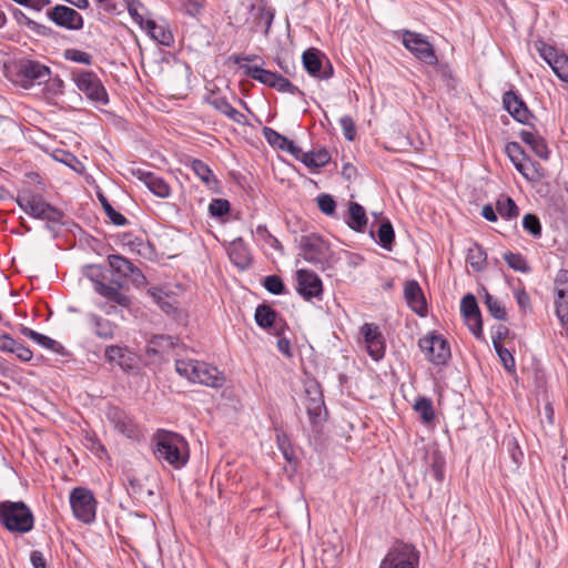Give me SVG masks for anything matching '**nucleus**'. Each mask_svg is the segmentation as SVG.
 <instances>
[{"label": "nucleus", "instance_id": "nucleus-37", "mask_svg": "<svg viewBox=\"0 0 568 568\" xmlns=\"http://www.w3.org/2000/svg\"><path fill=\"white\" fill-rule=\"evenodd\" d=\"M467 263L476 272H481L487 266V253L479 244H474L468 248Z\"/></svg>", "mask_w": 568, "mask_h": 568}, {"label": "nucleus", "instance_id": "nucleus-6", "mask_svg": "<svg viewBox=\"0 0 568 568\" xmlns=\"http://www.w3.org/2000/svg\"><path fill=\"white\" fill-rule=\"evenodd\" d=\"M70 506L74 517L84 523L91 524L95 520L97 500L93 493L84 487H75L69 497Z\"/></svg>", "mask_w": 568, "mask_h": 568}, {"label": "nucleus", "instance_id": "nucleus-11", "mask_svg": "<svg viewBox=\"0 0 568 568\" xmlns=\"http://www.w3.org/2000/svg\"><path fill=\"white\" fill-rule=\"evenodd\" d=\"M302 256L310 263L323 264L329 256L328 244L316 234L302 235L298 240Z\"/></svg>", "mask_w": 568, "mask_h": 568}, {"label": "nucleus", "instance_id": "nucleus-39", "mask_svg": "<svg viewBox=\"0 0 568 568\" xmlns=\"http://www.w3.org/2000/svg\"><path fill=\"white\" fill-rule=\"evenodd\" d=\"M190 166L192 171L195 173V175L207 186H210L212 183L216 184L217 180L215 175L213 174L210 166L204 163L202 160L193 159L190 163Z\"/></svg>", "mask_w": 568, "mask_h": 568}, {"label": "nucleus", "instance_id": "nucleus-7", "mask_svg": "<svg viewBox=\"0 0 568 568\" xmlns=\"http://www.w3.org/2000/svg\"><path fill=\"white\" fill-rule=\"evenodd\" d=\"M418 346L434 365H445L452 357L449 344L443 335L429 333L419 338Z\"/></svg>", "mask_w": 568, "mask_h": 568}, {"label": "nucleus", "instance_id": "nucleus-3", "mask_svg": "<svg viewBox=\"0 0 568 568\" xmlns=\"http://www.w3.org/2000/svg\"><path fill=\"white\" fill-rule=\"evenodd\" d=\"M0 524L11 532L26 534L33 529L34 517L23 501H1Z\"/></svg>", "mask_w": 568, "mask_h": 568}, {"label": "nucleus", "instance_id": "nucleus-62", "mask_svg": "<svg viewBox=\"0 0 568 568\" xmlns=\"http://www.w3.org/2000/svg\"><path fill=\"white\" fill-rule=\"evenodd\" d=\"M30 561L33 568H47V561L43 554L39 550H33L30 555Z\"/></svg>", "mask_w": 568, "mask_h": 568}, {"label": "nucleus", "instance_id": "nucleus-15", "mask_svg": "<svg viewBox=\"0 0 568 568\" xmlns=\"http://www.w3.org/2000/svg\"><path fill=\"white\" fill-rule=\"evenodd\" d=\"M45 16L58 27L67 30H81L83 28L82 16L77 10L64 4H57L48 9Z\"/></svg>", "mask_w": 568, "mask_h": 568}, {"label": "nucleus", "instance_id": "nucleus-59", "mask_svg": "<svg viewBox=\"0 0 568 568\" xmlns=\"http://www.w3.org/2000/svg\"><path fill=\"white\" fill-rule=\"evenodd\" d=\"M126 490L131 496H134V497L141 496V493H142L141 481L133 476H129L126 479Z\"/></svg>", "mask_w": 568, "mask_h": 568}, {"label": "nucleus", "instance_id": "nucleus-40", "mask_svg": "<svg viewBox=\"0 0 568 568\" xmlns=\"http://www.w3.org/2000/svg\"><path fill=\"white\" fill-rule=\"evenodd\" d=\"M395 233L388 220L383 221L377 229V243L387 251H392Z\"/></svg>", "mask_w": 568, "mask_h": 568}, {"label": "nucleus", "instance_id": "nucleus-47", "mask_svg": "<svg viewBox=\"0 0 568 568\" xmlns=\"http://www.w3.org/2000/svg\"><path fill=\"white\" fill-rule=\"evenodd\" d=\"M126 7L133 21L143 30L148 20L144 18V6L139 0H128Z\"/></svg>", "mask_w": 568, "mask_h": 568}, {"label": "nucleus", "instance_id": "nucleus-30", "mask_svg": "<svg viewBox=\"0 0 568 568\" xmlns=\"http://www.w3.org/2000/svg\"><path fill=\"white\" fill-rule=\"evenodd\" d=\"M143 30L158 43L171 47L174 38L169 28L163 24H158L154 20H146Z\"/></svg>", "mask_w": 568, "mask_h": 568}, {"label": "nucleus", "instance_id": "nucleus-22", "mask_svg": "<svg viewBox=\"0 0 568 568\" xmlns=\"http://www.w3.org/2000/svg\"><path fill=\"white\" fill-rule=\"evenodd\" d=\"M404 296L407 305L419 316H425L427 313V304L424 293L417 281L410 280L405 283Z\"/></svg>", "mask_w": 568, "mask_h": 568}, {"label": "nucleus", "instance_id": "nucleus-24", "mask_svg": "<svg viewBox=\"0 0 568 568\" xmlns=\"http://www.w3.org/2000/svg\"><path fill=\"white\" fill-rule=\"evenodd\" d=\"M227 254L231 262L241 270H245L252 264L250 250L242 237H236L230 243Z\"/></svg>", "mask_w": 568, "mask_h": 568}, {"label": "nucleus", "instance_id": "nucleus-42", "mask_svg": "<svg viewBox=\"0 0 568 568\" xmlns=\"http://www.w3.org/2000/svg\"><path fill=\"white\" fill-rule=\"evenodd\" d=\"M414 410L424 424H430L435 419L433 402L427 397H418L414 404Z\"/></svg>", "mask_w": 568, "mask_h": 568}, {"label": "nucleus", "instance_id": "nucleus-54", "mask_svg": "<svg viewBox=\"0 0 568 568\" xmlns=\"http://www.w3.org/2000/svg\"><path fill=\"white\" fill-rule=\"evenodd\" d=\"M318 209L326 215H332L336 209V202L329 194H320L316 199Z\"/></svg>", "mask_w": 568, "mask_h": 568}, {"label": "nucleus", "instance_id": "nucleus-18", "mask_svg": "<svg viewBox=\"0 0 568 568\" xmlns=\"http://www.w3.org/2000/svg\"><path fill=\"white\" fill-rule=\"evenodd\" d=\"M503 104L516 121L525 125H531L530 120L535 116L517 93L514 91L505 92L503 95Z\"/></svg>", "mask_w": 568, "mask_h": 568}, {"label": "nucleus", "instance_id": "nucleus-20", "mask_svg": "<svg viewBox=\"0 0 568 568\" xmlns=\"http://www.w3.org/2000/svg\"><path fill=\"white\" fill-rule=\"evenodd\" d=\"M132 175L143 182L154 195L161 199L170 196L171 187L163 178L142 169H132Z\"/></svg>", "mask_w": 568, "mask_h": 568}, {"label": "nucleus", "instance_id": "nucleus-23", "mask_svg": "<svg viewBox=\"0 0 568 568\" xmlns=\"http://www.w3.org/2000/svg\"><path fill=\"white\" fill-rule=\"evenodd\" d=\"M254 317L256 324L267 329L271 334L280 336L284 331V323L280 324L276 321L277 313L266 304H261L256 307Z\"/></svg>", "mask_w": 568, "mask_h": 568}, {"label": "nucleus", "instance_id": "nucleus-45", "mask_svg": "<svg viewBox=\"0 0 568 568\" xmlns=\"http://www.w3.org/2000/svg\"><path fill=\"white\" fill-rule=\"evenodd\" d=\"M485 305L487 306V310L489 314L499 321H505L507 318V312L505 310V306L493 295H490L488 292H485Z\"/></svg>", "mask_w": 568, "mask_h": 568}, {"label": "nucleus", "instance_id": "nucleus-2", "mask_svg": "<svg viewBox=\"0 0 568 568\" xmlns=\"http://www.w3.org/2000/svg\"><path fill=\"white\" fill-rule=\"evenodd\" d=\"M175 371L191 383L214 388L224 384V376L216 367L196 359H176Z\"/></svg>", "mask_w": 568, "mask_h": 568}, {"label": "nucleus", "instance_id": "nucleus-41", "mask_svg": "<svg viewBox=\"0 0 568 568\" xmlns=\"http://www.w3.org/2000/svg\"><path fill=\"white\" fill-rule=\"evenodd\" d=\"M497 213L507 220L516 219L519 215V209L515 201L509 197L501 195L496 203Z\"/></svg>", "mask_w": 568, "mask_h": 568}, {"label": "nucleus", "instance_id": "nucleus-50", "mask_svg": "<svg viewBox=\"0 0 568 568\" xmlns=\"http://www.w3.org/2000/svg\"><path fill=\"white\" fill-rule=\"evenodd\" d=\"M523 227L534 237L541 236V223L537 215L526 214L523 219Z\"/></svg>", "mask_w": 568, "mask_h": 568}, {"label": "nucleus", "instance_id": "nucleus-60", "mask_svg": "<svg viewBox=\"0 0 568 568\" xmlns=\"http://www.w3.org/2000/svg\"><path fill=\"white\" fill-rule=\"evenodd\" d=\"M508 333H509V329L505 325H501V324L497 325L494 328L493 336H491L493 346H496L497 344H501V341L508 335Z\"/></svg>", "mask_w": 568, "mask_h": 568}, {"label": "nucleus", "instance_id": "nucleus-14", "mask_svg": "<svg viewBox=\"0 0 568 568\" xmlns=\"http://www.w3.org/2000/svg\"><path fill=\"white\" fill-rule=\"evenodd\" d=\"M535 48L539 55L549 64L555 74L562 81L568 82V57L559 53L554 47L542 40L535 41Z\"/></svg>", "mask_w": 568, "mask_h": 568}, {"label": "nucleus", "instance_id": "nucleus-27", "mask_svg": "<svg viewBox=\"0 0 568 568\" xmlns=\"http://www.w3.org/2000/svg\"><path fill=\"white\" fill-rule=\"evenodd\" d=\"M263 136L272 146L278 148L280 150L290 153L294 158L300 154L301 148L295 145V143L292 140L282 135L272 128H263Z\"/></svg>", "mask_w": 568, "mask_h": 568}, {"label": "nucleus", "instance_id": "nucleus-29", "mask_svg": "<svg viewBox=\"0 0 568 568\" xmlns=\"http://www.w3.org/2000/svg\"><path fill=\"white\" fill-rule=\"evenodd\" d=\"M519 136L524 143H526L531 151L540 159L547 160L549 150L546 141L542 136L537 134L535 131L521 130Z\"/></svg>", "mask_w": 568, "mask_h": 568}, {"label": "nucleus", "instance_id": "nucleus-35", "mask_svg": "<svg viewBox=\"0 0 568 568\" xmlns=\"http://www.w3.org/2000/svg\"><path fill=\"white\" fill-rule=\"evenodd\" d=\"M295 159L308 168H321L329 162L331 154L325 149L317 152H303L302 149H300V154L295 156Z\"/></svg>", "mask_w": 568, "mask_h": 568}, {"label": "nucleus", "instance_id": "nucleus-58", "mask_svg": "<svg viewBox=\"0 0 568 568\" xmlns=\"http://www.w3.org/2000/svg\"><path fill=\"white\" fill-rule=\"evenodd\" d=\"M182 4L189 16L195 17L203 8L204 0H182Z\"/></svg>", "mask_w": 568, "mask_h": 568}, {"label": "nucleus", "instance_id": "nucleus-46", "mask_svg": "<svg viewBox=\"0 0 568 568\" xmlns=\"http://www.w3.org/2000/svg\"><path fill=\"white\" fill-rule=\"evenodd\" d=\"M324 408V400L322 398V394L320 393L316 397H311L306 403V412L310 417L312 424L318 422L322 415V409Z\"/></svg>", "mask_w": 568, "mask_h": 568}, {"label": "nucleus", "instance_id": "nucleus-28", "mask_svg": "<svg viewBox=\"0 0 568 568\" xmlns=\"http://www.w3.org/2000/svg\"><path fill=\"white\" fill-rule=\"evenodd\" d=\"M89 323L91 324L94 335L101 339H112L115 335L116 324L111 321L103 318L95 313H89L87 315Z\"/></svg>", "mask_w": 568, "mask_h": 568}, {"label": "nucleus", "instance_id": "nucleus-19", "mask_svg": "<svg viewBox=\"0 0 568 568\" xmlns=\"http://www.w3.org/2000/svg\"><path fill=\"white\" fill-rule=\"evenodd\" d=\"M361 333L366 344L367 352L374 361H379L385 355V342L378 326L365 323Z\"/></svg>", "mask_w": 568, "mask_h": 568}, {"label": "nucleus", "instance_id": "nucleus-31", "mask_svg": "<svg viewBox=\"0 0 568 568\" xmlns=\"http://www.w3.org/2000/svg\"><path fill=\"white\" fill-rule=\"evenodd\" d=\"M94 290L101 296L116 303L122 307H129L131 300L128 295L121 293L118 287L104 284L101 281H94Z\"/></svg>", "mask_w": 568, "mask_h": 568}, {"label": "nucleus", "instance_id": "nucleus-57", "mask_svg": "<svg viewBox=\"0 0 568 568\" xmlns=\"http://www.w3.org/2000/svg\"><path fill=\"white\" fill-rule=\"evenodd\" d=\"M505 151L510 161H516L519 158H526L525 151L518 142H508L506 144Z\"/></svg>", "mask_w": 568, "mask_h": 568}, {"label": "nucleus", "instance_id": "nucleus-5", "mask_svg": "<svg viewBox=\"0 0 568 568\" xmlns=\"http://www.w3.org/2000/svg\"><path fill=\"white\" fill-rule=\"evenodd\" d=\"M419 551L410 544L396 542L381 560L378 568H418Z\"/></svg>", "mask_w": 568, "mask_h": 568}, {"label": "nucleus", "instance_id": "nucleus-44", "mask_svg": "<svg viewBox=\"0 0 568 568\" xmlns=\"http://www.w3.org/2000/svg\"><path fill=\"white\" fill-rule=\"evenodd\" d=\"M98 199L110 221L116 226H123L129 223L128 219L120 212L113 209L108 199L102 194L98 193Z\"/></svg>", "mask_w": 568, "mask_h": 568}, {"label": "nucleus", "instance_id": "nucleus-33", "mask_svg": "<svg viewBox=\"0 0 568 568\" xmlns=\"http://www.w3.org/2000/svg\"><path fill=\"white\" fill-rule=\"evenodd\" d=\"M241 69L244 71V74L253 80H256L261 82L264 85H267L270 88H273L275 84V80L277 78L276 72H272L268 70H265L257 65H241Z\"/></svg>", "mask_w": 568, "mask_h": 568}, {"label": "nucleus", "instance_id": "nucleus-8", "mask_svg": "<svg viewBox=\"0 0 568 568\" xmlns=\"http://www.w3.org/2000/svg\"><path fill=\"white\" fill-rule=\"evenodd\" d=\"M77 88L97 105H106L109 94L99 77L92 71H80L74 74Z\"/></svg>", "mask_w": 568, "mask_h": 568}, {"label": "nucleus", "instance_id": "nucleus-48", "mask_svg": "<svg viewBox=\"0 0 568 568\" xmlns=\"http://www.w3.org/2000/svg\"><path fill=\"white\" fill-rule=\"evenodd\" d=\"M504 260L507 265L515 271L527 273L530 270L527 261L519 253L507 252L504 254Z\"/></svg>", "mask_w": 568, "mask_h": 568}, {"label": "nucleus", "instance_id": "nucleus-10", "mask_svg": "<svg viewBox=\"0 0 568 568\" xmlns=\"http://www.w3.org/2000/svg\"><path fill=\"white\" fill-rule=\"evenodd\" d=\"M402 42L404 47L418 60L428 65L437 64L438 59L434 47L428 42L426 37L405 30Z\"/></svg>", "mask_w": 568, "mask_h": 568}, {"label": "nucleus", "instance_id": "nucleus-53", "mask_svg": "<svg viewBox=\"0 0 568 568\" xmlns=\"http://www.w3.org/2000/svg\"><path fill=\"white\" fill-rule=\"evenodd\" d=\"M273 89H276L280 92L283 93H290V94H298L302 95L303 92L294 85L292 82H290L287 79L283 78L281 74H277V78L275 80V84Z\"/></svg>", "mask_w": 568, "mask_h": 568}, {"label": "nucleus", "instance_id": "nucleus-49", "mask_svg": "<svg viewBox=\"0 0 568 568\" xmlns=\"http://www.w3.org/2000/svg\"><path fill=\"white\" fill-rule=\"evenodd\" d=\"M494 348L504 368L509 373L515 372L516 362L513 354L506 347H504L503 344H497L496 346H494Z\"/></svg>", "mask_w": 568, "mask_h": 568}, {"label": "nucleus", "instance_id": "nucleus-34", "mask_svg": "<svg viewBox=\"0 0 568 568\" xmlns=\"http://www.w3.org/2000/svg\"><path fill=\"white\" fill-rule=\"evenodd\" d=\"M460 312L465 320H475L477 332L480 333V311L473 294H467L462 298Z\"/></svg>", "mask_w": 568, "mask_h": 568}, {"label": "nucleus", "instance_id": "nucleus-26", "mask_svg": "<svg viewBox=\"0 0 568 568\" xmlns=\"http://www.w3.org/2000/svg\"><path fill=\"white\" fill-rule=\"evenodd\" d=\"M19 331H20L21 335L32 339L33 342H36L38 345L42 346L43 348L50 349L53 353L62 355V356L68 355L65 347L62 344H60L59 342L52 339L51 337L40 334L27 326H21L19 328Z\"/></svg>", "mask_w": 568, "mask_h": 568}, {"label": "nucleus", "instance_id": "nucleus-52", "mask_svg": "<svg viewBox=\"0 0 568 568\" xmlns=\"http://www.w3.org/2000/svg\"><path fill=\"white\" fill-rule=\"evenodd\" d=\"M263 285L267 292L274 295L285 293V285L282 278L277 275H268L264 278Z\"/></svg>", "mask_w": 568, "mask_h": 568}, {"label": "nucleus", "instance_id": "nucleus-38", "mask_svg": "<svg viewBox=\"0 0 568 568\" xmlns=\"http://www.w3.org/2000/svg\"><path fill=\"white\" fill-rule=\"evenodd\" d=\"M517 171L528 181H537L541 178L538 171L539 164L528 160L527 158H519L516 161H511Z\"/></svg>", "mask_w": 568, "mask_h": 568}, {"label": "nucleus", "instance_id": "nucleus-55", "mask_svg": "<svg viewBox=\"0 0 568 568\" xmlns=\"http://www.w3.org/2000/svg\"><path fill=\"white\" fill-rule=\"evenodd\" d=\"M339 124L346 140L354 141L356 136L355 122L351 115H344L339 119Z\"/></svg>", "mask_w": 568, "mask_h": 568}, {"label": "nucleus", "instance_id": "nucleus-9", "mask_svg": "<svg viewBox=\"0 0 568 568\" xmlns=\"http://www.w3.org/2000/svg\"><path fill=\"white\" fill-rule=\"evenodd\" d=\"M17 75L23 88L40 85L50 79V68L31 59H20L16 63Z\"/></svg>", "mask_w": 568, "mask_h": 568}, {"label": "nucleus", "instance_id": "nucleus-16", "mask_svg": "<svg viewBox=\"0 0 568 568\" xmlns=\"http://www.w3.org/2000/svg\"><path fill=\"white\" fill-rule=\"evenodd\" d=\"M297 292L304 300L322 298L323 284L320 276L308 270H298L296 272Z\"/></svg>", "mask_w": 568, "mask_h": 568}, {"label": "nucleus", "instance_id": "nucleus-61", "mask_svg": "<svg viewBox=\"0 0 568 568\" xmlns=\"http://www.w3.org/2000/svg\"><path fill=\"white\" fill-rule=\"evenodd\" d=\"M126 277L131 278L135 286H143L146 284V277L143 275L141 270L134 265L132 266V273L128 274Z\"/></svg>", "mask_w": 568, "mask_h": 568}, {"label": "nucleus", "instance_id": "nucleus-25", "mask_svg": "<svg viewBox=\"0 0 568 568\" xmlns=\"http://www.w3.org/2000/svg\"><path fill=\"white\" fill-rule=\"evenodd\" d=\"M0 352L14 354L19 361L24 363L30 362L33 356L28 346L6 333L0 335Z\"/></svg>", "mask_w": 568, "mask_h": 568}, {"label": "nucleus", "instance_id": "nucleus-21", "mask_svg": "<svg viewBox=\"0 0 568 568\" xmlns=\"http://www.w3.org/2000/svg\"><path fill=\"white\" fill-rule=\"evenodd\" d=\"M104 357L109 364L118 365L123 371H131L136 366V357L126 346H106Z\"/></svg>", "mask_w": 568, "mask_h": 568}, {"label": "nucleus", "instance_id": "nucleus-56", "mask_svg": "<svg viewBox=\"0 0 568 568\" xmlns=\"http://www.w3.org/2000/svg\"><path fill=\"white\" fill-rule=\"evenodd\" d=\"M64 55L70 61L87 64V65L91 64V55L84 51L67 50Z\"/></svg>", "mask_w": 568, "mask_h": 568}, {"label": "nucleus", "instance_id": "nucleus-36", "mask_svg": "<svg viewBox=\"0 0 568 568\" xmlns=\"http://www.w3.org/2000/svg\"><path fill=\"white\" fill-rule=\"evenodd\" d=\"M12 16L19 26L27 27L29 30H31L32 32H34L38 36L44 37V36H49L51 32V29L49 27H45L43 24H40V23L31 20L29 17L26 16V13L23 11H21L18 8H14L12 10Z\"/></svg>", "mask_w": 568, "mask_h": 568}, {"label": "nucleus", "instance_id": "nucleus-12", "mask_svg": "<svg viewBox=\"0 0 568 568\" xmlns=\"http://www.w3.org/2000/svg\"><path fill=\"white\" fill-rule=\"evenodd\" d=\"M302 62L307 73L314 78L328 80L333 75L332 63L318 49L305 50L302 54Z\"/></svg>", "mask_w": 568, "mask_h": 568}, {"label": "nucleus", "instance_id": "nucleus-32", "mask_svg": "<svg viewBox=\"0 0 568 568\" xmlns=\"http://www.w3.org/2000/svg\"><path fill=\"white\" fill-rule=\"evenodd\" d=\"M346 224L356 232H363L367 225L365 209L357 202H349Z\"/></svg>", "mask_w": 568, "mask_h": 568}, {"label": "nucleus", "instance_id": "nucleus-13", "mask_svg": "<svg viewBox=\"0 0 568 568\" xmlns=\"http://www.w3.org/2000/svg\"><path fill=\"white\" fill-rule=\"evenodd\" d=\"M108 422L115 432L130 439H136L140 436V429L134 418L118 406H109L105 412Z\"/></svg>", "mask_w": 568, "mask_h": 568}, {"label": "nucleus", "instance_id": "nucleus-51", "mask_svg": "<svg viewBox=\"0 0 568 568\" xmlns=\"http://www.w3.org/2000/svg\"><path fill=\"white\" fill-rule=\"evenodd\" d=\"M230 202L225 199H213L209 204V212L214 217H223L230 212Z\"/></svg>", "mask_w": 568, "mask_h": 568}, {"label": "nucleus", "instance_id": "nucleus-4", "mask_svg": "<svg viewBox=\"0 0 568 568\" xmlns=\"http://www.w3.org/2000/svg\"><path fill=\"white\" fill-rule=\"evenodd\" d=\"M16 202L19 207L34 219L59 223L63 217L61 210L45 202L41 194L31 191L20 192Z\"/></svg>", "mask_w": 568, "mask_h": 568}, {"label": "nucleus", "instance_id": "nucleus-17", "mask_svg": "<svg viewBox=\"0 0 568 568\" xmlns=\"http://www.w3.org/2000/svg\"><path fill=\"white\" fill-rule=\"evenodd\" d=\"M556 314L562 325H568V270H560L555 280Z\"/></svg>", "mask_w": 568, "mask_h": 568}, {"label": "nucleus", "instance_id": "nucleus-64", "mask_svg": "<svg viewBox=\"0 0 568 568\" xmlns=\"http://www.w3.org/2000/svg\"><path fill=\"white\" fill-rule=\"evenodd\" d=\"M253 233H254V235L256 236V239L258 241H263L265 243H267L270 241V239L273 236L268 232L267 227L265 225H262V224L257 225Z\"/></svg>", "mask_w": 568, "mask_h": 568}, {"label": "nucleus", "instance_id": "nucleus-63", "mask_svg": "<svg viewBox=\"0 0 568 568\" xmlns=\"http://www.w3.org/2000/svg\"><path fill=\"white\" fill-rule=\"evenodd\" d=\"M207 101L215 110L220 111L221 113H223L230 105L229 101L222 97H213Z\"/></svg>", "mask_w": 568, "mask_h": 568}, {"label": "nucleus", "instance_id": "nucleus-43", "mask_svg": "<svg viewBox=\"0 0 568 568\" xmlns=\"http://www.w3.org/2000/svg\"><path fill=\"white\" fill-rule=\"evenodd\" d=\"M108 262L110 267L122 277H126L128 274L132 273L133 264L122 255L111 254L108 256Z\"/></svg>", "mask_w": 568, "mask_h": 568}, {"label": "nucleus", "instance_id": "nucleus-1", "mask_svg": "<svg viewBox=\"0 0 568 568\" xmlns=\"http://www.w3.org/2000/svg\"><path fill=\"white\" fill-rule=\"evenodd\" d=\"M154 442V455L160 463L181 469L189 462V444L181 435L161 430Z\"/></svg>", "mask_w": 568, "mask_h": 568}]
</instances>
